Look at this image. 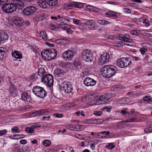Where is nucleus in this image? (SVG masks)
Listing matches in <instances>:
<instances>
[{
    "mask_svg": "<svg viewBox=\"0 0 152 152\" xmlns=\"http://www.w3.org/2000/svg\"><path fill=\"white\" fill-rule=\"evenodd\" d=\"M117 68L115 66L109 65L104 66L101 69L102 75L105 78H109L115 73Z\"/></svg>",
    "mask_w": 152,
    "mask_h": 152,
    "instance_id": "f257e3e1",
    "label": "nucleus"
},
{
    "mask_svg": "<svg viewBox=\"0 0 152 152\" xmlns=\"http://www.w3.org/2000/svg\"><path fill=\"white\" fill-rule=\"evenodd\" d=\"M89 96V98L92 99L98 98L96 100V102L97 103H99V104H102L106 103V101L110 99L113 96V95H112L111 94H107L98 98L96 94H91Z\"/></svg>",
    "mask_w": 152,
    "mask_h": 152,
    "instance_id": "f03ea898",
    "label": "nucleus"
},
{
    "mask_svg": "<svg viewBox=\"0 0 152 152\" xmlns=\"http://www.w3.org/2000/svg\"><path fill=\"white\" fill-rule=\"evenodd\" d=\"M132 61L129 58H121L117 61V65L120 67L124 68L128 66L131 64Z\"/></svg>",
    "mask_w": 152,
    "mask_h": 152,
    "instance_id": "7ed1b4c3",
    "label": "nucleus"
},
{
    "mask_svg": "<svg viewBox=\"0 0 152 152\" xmlns=\"http://www.w3.org/2000/svg\"><path fill=\"white\" fill-rule=\"evenodd\" d=\"M58 2V0H40L39 5L41 8H46L48 4L50 6L55 5Z\"/></svg>",
    "mask_w": 152,
    "mask_h": 152,
    "instance_id": "20e7f679",
    "label": "nucleus"
},
{
    "mask_svg": "<svg viewBox=\"0 0 152 152\" xmlns=\"http://www.w3.org/2000/svg\"><path fill=\"white\" fill-rule=\"evenodd\" d=\"M60 89L62 91L66 93H69L71 92L73 88L70 83L65 81L61 84Z\"/></svg>",
    "mask_w": 152,
    "mask_h": 152,
    "instance_id": "39448f33",
    "label": "nucleus"
},
{
    "mask_svg": "<svg viewBox=\"0 0 152 152\" xmlns=\"http://www.w3.org/2000/svg\"><path fill=\"white\" fill-rule=\"evenodd\" d=\"M1 8L2 11L5 13H10L15 11L14 6L12 2L11 3H6L3 4Z\"/></svg>",
    "mask_w": 152,
    "mask_h": 152,
    "instance_id": "423d86ee",
    "label": "nucleus"
},
{
    "mask_svg": "<svg viewBox=\"0 0 152 152\" xmlns=\"http://www.w3.org/2000/svg\"><path fill=\"white\" fill-rule=\"evenodd\" d=\"M44 79L41 82L43 83L46 86L50 87L53 85V76L50 74H46L44 77Z\"/></svg>",
    "mask_w": 152,
    "mask_h": 152,
    "instance_id": "0eeeda50",
    "label": "nucleus"
},
{
    "mask_svg": "<svg viewBox=\"0 0 152 152\" xmlns=\"http://www.w3.org/2000/svg\"><path fill=\"white\" fill-rule=\"evenodd\" d=\"M82 55L83 59L86 61L91 62L93 59V55L89 50L84 51Z\"/></svg>",
    "mask_w": 152,
    "mask_h": 152,
    "instance_id": "6e6552de",
    "label": "nucleus"
},
{
    "mask_svg": "<svg viewBox=\"0 0 152 152\" xmlns=\"http://www.w3.org/2000/svg\"><path fill=\"white\" fill-rule=\"evenodd\" d=\"M36 10L37 9L35 7L30 6L23 10V13L25 15L29 16L33 15Z\"/></svg>",
    "mask_w": 152,
    "mask_h": 152,
    "instance_id": "1a4fd4ad",
    "label": "nucleus"
},
{
    "mask_svg": "<svg viewBox=\"0 0 152 152\" xmlns=\"http://www.w3.org/2000/svg\"><path fill=\"white\" fill-rule=\"evenodd\" d=\"M110 58V55L108 53H104L99 58L98 64L101 65L107 62Z\"/></svg>",
    "mask_w": 152,
    "mask_h": 152,
    "instance_id": "9d476101",
    "label": "nucleus"
},
{
    "mask_svg": "<svg viewBox=\"0 0 152 152\" xmlns=\"http://www.w3.org/2000/svg\"><path fill=\"white\" fill-rule=\"evenodd\" d=\"M12 2L15 11L17 9H21L24 7V3L21 0H13Z\"/></svg>",
    "mask_w": 152,
    "mask_h": 152,
    "instance_id": "9b49d317",
    "label": "nucleus"
},
{
    "mask_svg": "<svg viewBox=\"0 0 152 152\" xmlns=\"http://www.w3.org/2000/svg\"><path fill=\"white\" fill-rule=\"evenodd\" d=\"M83 83L87 86H93L96 84V81L92 78L87 77L84 80Z\"/></svg>",
    "mask_w": 152,
    "mask_h": 152,
    "instance_id": "f8f14e48",
    "label": "nucleus"
},
{
    "mask_svg": "<svg viewBox=\"0 0 152 152\" xmlns=\"http://www.w3.org/2000/svg\"><path fill=\"white\" fill-rule=\"evenodd\" d=\"M74 55L73 52L71 50H68L64 52L62 54L63 57L65 60H70Z\"/></svg>",
    "mask_w": 152,
    "mask_h": 152,
    "instance_id": "ddd939ff",
    "label": "nucleus"
},
{
    "mask_svg": "<svg viewBox=\"0 0 152 152\" xmlns=\"http://www.w3.org/2000/svg\"><path fill=\"white\" fill-rule=\"evenodd\" d=\"M13 23L16 26H23V19L17 16H14L12 19Z\"/></svg>",
    "mask_w": 152,
    "mask_h": 152,
    "instance_id": "4468645a",
    "label": "nucleus"
},
{
    "mask_svg": "<svg viewBox=\"0 0 152 152\" xmlns=\"http://www.w3.org/2000/svg\"><path fill=\"white\" fill-rule=\"evenodd\" d=\"M57 52L56 50L54 49H49V53L48 56L47 58L48 59V61L54 59L56 56Z\"/></svg>",
    "mask_w": 152,
    "mask_h": 152,
    "instance_id": "2eb2a0df",
    "label": "nucleus"
},
{
    "mask_svg": "<svg viewBox=\"0 0 152 152\" xmlns=\"http://www.w3.org/2000/svg\"><path fill=\"white\" fill-rule=\"evenodd\" d=\"M10 88L9 89V91L10 94L15 96L17 94V91L15 86L11 82L9 84Z\"/></svg>",
    "mask_w": 152,
    "mask_h": 152,
    "instance_id": "dca6fc26",
    "label": "nucleus"
},
{
    "mask_svg": "<svg viewBox=\"0 0 152 152\" xmlns=\"http://www.w3.org/2000/svg\"><path fill=\"white\" fill-rule=\"evenodd\" d=\"M46 74L44 68L40 67L39 69V79L42 81L44 79V77Z\"/></svg>",
    "mask_w": 152,
    "mask_h": 152,
    "instance_id": "f3484780",
    "label": "nucleus"
},
{
    "mask_svg": "<svg viewBox=\"0 0 152 152\" xmlns=\"http://www.w3.org/2000/svg\"><path fill=\"white\" fill-rule=\"evenodd\" d=\"M39 97L44 98L47 95V92L42 87L39 86Z\"/></svg>",
    "mask_w": 152,
    "mask_h": 152,
    "instance_id": "a211bd4d",
    "label": "nucleus"
},
{
    "mask_svg": "<svg viewBox=\"0 0 152 152\" xmlns=\"http://www.w3.org/2000/svg\"><path fill=\"white\" fill-rule=\"evenodd\" d=\"M85 25L90 29L94 30L95 29V25L94 21L92 20H89L86 21L85 23Z\"/></svg>",
    "mask_w": 152,
    "mask_h": 152,
    "instance_id": "6ab92c4d",
    "label": "nucleus"
},
{
    "mask_svg": "<svg viewBox=\"0 0 152 152\" xmlns=\"http://www.w3.org/2000/svg\"><path fill=\"white\" fill-rule=\"evenodd\" d=\"M74 66L78 69L82 68V66L78 58H75L73 62Z\"/></svg>",
    "mask_w": 152,
    "mask_h": 152,
    "instance_id": "aec40b11",
    "label": "nucleus"
},
{
    "mask_svg": "<svg viewBox=\"0 0 152 152\" xmlns=\"http://www.w3.org/2000/svg\"><path fill=\"white\" fill-rule=\"evenodd\" d=\"M49 53V49H46L41 52V56L43 59L45 60L48 61V59L47 58L48 56Z\"/></svg>",
    "mask_w": 152,
    "mask_h": 152,
    "instance_id": "412c9836",
    "label": "nucleus"
},
{
    "mask_svg": "<svg viewBox=\"0 0 152 152\" xmlns=\"http://www.w3.org/2000/svg\"><path fill=\"white\" fill-rule=\"evenodd\" d=\"M8 36L7 33L4 31H0V41L4 42L7 39Z\"/></svg>",
    "mask_w": 152,
    "mask_h": 152,
    "instance_id": "4be33fe9",
    "label": "nucleus"
},
{
    "mask_svg": "<svg viewBox=\"0 0 152 152\" xmlns=\"http://www.w3.org/2000/svg\"><path fill=\"white\" fill-rule=\"evenodd\" d=\"M6 49L3 47L0 48V59H3L5 58L7 56Z\"/></svg>",
    "mask_w": 152,
    "mask_h": 152,
    "instance_id": "5701e85b",
    "label": "nucleus"
},
{
    "mask_svg": "<svg viewBox=\"0 0 152 152\" xmlns=\"http://www.w3.org/2000/svg\"><path fill=\"white\" fill-rule=\"evenodd\" d=\"M21 98L23 101H26L27 102L31 101V98L29 96L28 93H24L22 95Z\"/></svg>",
    "mask_w": 152,
    "mask_h": 152,
    "instance_id": "b1692460",
    "label": "nucleus"
},
{
    "mask_svg": "<svg viewBox=\"0 0 152 152\" xmlns=\"http://www.w3.org/2000/svg\"><path fill=\"white\" fill-rule=\"evenodd\" d=\"M144 60L145 61H147L148 63H152V55L149 54H146Z\"/></svg>",
    "mask_w": 152,
    "mask_h": 152,
    "instance_id": "393cba45",
    "label": "nucleus"
},
{
    "mask_svg": "<svg viewBox=\"0 0 152 152\" xmlns=\"http://www.w3.org/2000/svg\"><path fill=\"white\" fill-rule=\"evenodd\" d=\"M64 71L59 68H57L55 71V75H56L58 76H62L64 74Z\"/></svg>",
    "mask_w": 152,
    "mask_h": 152,
    "instance_id": "a878e982",
    "label": "nucleus"
},
{
    "mask_svg": "<svg viewBox=\"0 0 152 152\" xmlns=\"http://www.w3.org/2000/svg\"><path fill=\"white\" fill-rule=\"evenodd\" d=\"M12 54L13 57H15L16 58L20 59L22 58L21 54L19 52L17 51H15L14 53H12Z\"/></svg>",
    "mask_w": 152,
    "mask_h": 152,
    "instance_id": "bb28decb",
    "label": "nucleus"
},
{
    "mask_svg": "<svg viewBox=\"0 0 152 152\" xmlns=\"http://www.w3.org/2000/svg\"><path fill=\"white\" fill-rule=\"evenodd\" d=\"M106 15H108L109 16L114 17H117L118 15L115 12L112 11H110L105 13Z\"/></svg>",
    "mask_w": 152,
    "mask_h": 152,
    "instance_id": "cd10ccee",
    "label": "nucleus"
},
{
    "mask_svg": "<svg viewBox=\"0 0 152 152\" xmlns=\"http://www.w3.org/2000/svg\"><path fill=\"white\" fill-rule=\"evenodd\" d=\"M74 5L75 7L82 8L83 6V4L82 3L74 2Z\"/></svg>",
    "mask_w": 152,
    "mask_h": 152,
    "instance_id": "c85d7f7f",
    "label": "nucleus"
},
{
    "mask_svg": "<svg viewBox=\"0 0 152 152\" xmlns=\"http://www.w3.org/2000/svg\"><path fill=\"white\" fill-rule=\"evenodd\" d=\"M98 23L102 25H107L109 24L110 23L106 20H98Z\"/></svg>",
    "mask_w": 152,
    "mask_h": 152,
    "instance_id": "c756f323",
    "label": "nucleus"
},
{
    "mask_svg": "<svg viewBox=\"0 0 152 152\" xmlns=\"http://www.w3.org/2000/svg\"><path fill=\"white\" fill-rule=\"evenodd\" d=\"M40 37H42L43 39H45L47 37L46 33L44 31H41L40 32Z\"/></svg>",
    "mask_w": 152,
    "mask_h": 152,
    "instance_id": "7c9ffc66",
    "label": "nucleus"
},
{
    "mask_svg": "<svg viewBox=\"0 0 152 152\" xmlns=\"http://www.w3.org/2000/svg\"><path fill=\"white\" fill-rule=\"evenodd\" d=\"M124 87L121 86L116 85L114 87V90L116 91H119L120 90L124 88Z\"/></svg>",
    "mask_w": 152,
    "mask_h": 152,
    "instance_id": "2f4dec72",
    "label": "nucleus"
},
{
    "mask_svg": "<svg viewBox=\"0 0 152 152\" xmlns=\"http://www.w3.org/2000/svg\"><path fill=\"white\" fill-rule=\"evenodd\" d=\"M32 91L33 93L36 96H38L37 94L38 93V86H36L33 87Z\"/></svg>",
    "mask_w": 152,
    "mask_h": 152,
    "instance_id": "473e14b6",
    "label": "nucleus"
},
{
    "mask_svg": "<svg viewBox=\"0 0 152 152\" xmlns=\"http://www.w3.org/2000/svg\"><path fill=\"white\" fill-rule=\"evenodd\" d=\"M143 99L144 101H149L150 102H152V98L149 96H146L144 97Z\"/></svg>",
    "mask_w": 152,
    "mask_h": 152,
    "instance_id": "72a5a7b5",
    "label": "nucleus"
},
{
    "mask_svg": "<svg viewBox=\"0 0 152 152\" xmlns=\"http://www.w3.org/2000/svg\"><path fill=\"white\" fill-rule=\"evenodd\" d=\"M89 98V96H85L81 99V101L82 102H85L88 101Z\"/></svg>",
    "mask_w": 152,
    "mask_h": 152,
    "instance_id": "f704fd0d",
    "label": "nucleus"
},
{
    "mask_svg": "<svg viewBox=\"0 0 152 152\" xmlns=\"http://www.w3.org/2000/svg\"><path fill=\"white\" fill-rule=\"evenodd\" d=\"M147 51V49L144 48H141L140 49V51L142 55L144 54L145 52H146Z\"/></svg>",
    "mask_w": 152,
    "mask_h": 152,
    "instance_id": "c9c22d12",
    "label": "nucleus"
},
{
    "mask_svg": "<svg viewBox=\"0 0 152 152\" xmlns=\"http://www.w3.org/2000/svg\"><path fill=\"white\" fill-rule=\"evenodd\" d=\"M66 25H67L66 24L60 23V24H58V26L60 28L64 29L66 27V26H66Z\"/></svg>",
    "mask_w": 152,
    "mask_h": 152,
    "instance_id": "e433bc0d",
    "label": "nucleus"
},
{
    "mask_svg": "<svg viewBox=\"0 0 152 152\" xmlns=\"http://www.w3.org/2000/svg\"><path fill=\"white\" fill-rule=\"evenodd\" d=\"M130 33L132 34L137 35L139 34V32L137 30H132L131 31Z\"/></svg>",
    "mask_w": 152,
    "mask_h": 152,
    "instance_id": "4c0bfd02",
    "label": "nucleus"
},
{
    "mask_svg": "<svg viewBox=\"0 0 152 152\" xmlns=\"http://www.w3.org/2000/svg\"><path fill=\"white\" fill-rule=\"evenodd\" d=\"M66 6L68 7L69 9H71L73 6H74V2L67 3L66 4Z\"/></svg>",
    "mask_w": 152,
    "mask_h": 152,
    "instance_id": "58836bf2",
    "label": "nucleus"
},
{
    "mask_svg": "<svg viewBox=\"0 0 152 152\" xmlns=\"http://www.w3.org/2000/svg\"><path fill=\"white\" fill-rule=\"evenodd\" d=\"M73 21L74 23L78 25L80 23V21L76 19H74Z\"/></svg>",
    "mask_w": 152,
    "mask_h": 152,
    "instance_id": "ea45409f",
    "label": "nucleus"
},
{
    "mask_svg": "<svg viewBox=\"0 0 152 152\" xmlns=\"http://www.w3.org/2000/svg\"><path fill=\"white\" fill-rule=\"evenodd\" d=\"M63 40V39H56L55 40V42L59 45H61L62 44L61 41Z\"/></svg>",
    "mask_w": 152,
    "mask_h": 152,
    "instance_id": "a19ab883",
    "label": "nucleus"
},
{
    "mask_svg": "<svg viewBox=\"0 0 152 152\" xmlns=\"http://www.w3.org/2000/svg\"><path fill=\"white\" fill-rule=\"evenodd\" d=\"M22 22L23 25L25 24L28 25L30 24V22L28 20L25 21L23 20V22Z\"/></svg>",
    "mask_w": 152,
    "mask_h": 152,
    "instance_id": "79ce46f5",
    "label": "nucleus"
},
{
    "mask_svg": "<svg viewBox=\"0 0 152 152\" xmlns=\"http://www.w3.org/2000/svg\"><path fill=\"white\" fill-rule=\"evenodd\" d=\"M124 12L127 13H130L131 12V10L128 8L124 9Z\"/></svg>",
    "mask_w": 152,
    "mask_h": 152,
    "instance_id": "37998d69",
    "label": "nucleus"
},
{
    "mask_svg": "<svg viewBox=\"0 0 152 152\" xmlns=\"http://www.w3.org/2000/svg\"><path fill=\"white\" fill-rule=\"evenodd\" d=\"M8 0H0V5H3V4L7 3Z\"/></svg>",
    "mask_w": 152,
    "mask_h": 152,
    "instance_id": "c03bdc74",
    "label": "nucleus"
},
{
    "mask_svg": "<svg viewBox=\"0 0 152 152\" xmlns=\"http://www.w3.org/2000/svg\"><path fill=\"white\" fill-rule=\"evenodd\" d=\"M125 37V36L120 35L118 37L120 40L124 41Z\"/></svg>",
    "mask_w": 152,
    "mask_h": 152,
    "instance_id": "a18cd8bd",
    "label": "nucleus"
},
{
    "mask_svg": "<svg viewBox=\"0 0 152 152\" xmlns=\"http://www.w3.org/2000/svg\"><path fill=\"white\" fill-rule=\"evenodd\" d=\"M51 29L56 31H58L59 30V28L55 26H54V27L51 28Z\"/></svg>",
    "mask_w": 152,
    "mask_h": 152,
    "instance_id": "49530a36",
    "label": "nucleus"
},
{
    "mask_svg": "<svg viewBox=\"0 0 152 152\" xmlns=\"http://www.w3.org/2000/svg\"><path fill=\"white\" fill-rule=\"evenodd\" d=\"M45 44L48 45L50 47H53L54 46V44H50L49 43L46 42Z\"/></svg>",
    "mask_w": 152,
    "mask_h": 152,
    "instance_id": "de8ad7c7",
    "label": "nucleus"
},
{
    "mask_svg": "<svg viewBox=\"0 0 152 152\" xmlns=\"http://www.w3.org/2000/svg\"><path fill=\"white\" fill-rule=\"evenodd\" d=\"M130 39H128L126 37H125L123 41L125 42H130Z\"/></svg>",
    "mask_w": 152,
    "mask_h": 152,
    "instance_id": "09e8293b",
    "label": "nucleus"
},
{
    "mask_svg": "<svg viewBox=\"0 0 152 152\" xmlns=\"http://www.w3.org/2000/svg\"><path fill=\"white\" fill-rule=\"evenodd\" d=\"M35 74H34V75H32L31 76L29 77V79L31 80H32L34 79L35 78Z\"/></svg>",
    "mask_w": 152,
    "mask_h": 152,
    "instance_id": "8fccbe9b",
    "label": "nucleus"
},
{
    "mask_svg": "<svg viewBox=\"0 0 152 152\" xmlns=\"http://www.w3.org/2000/svg\"><path fill=\"white\" fill-rule=\"evenodd\" d=\"M66 32L68 34H72V30L70 29H67L66 30Z\"/></svg>",
    "mask_w": 152,
    "mask_h": 152,
    "instance_id": "3c124183",
    "label": "nucleus"
},
{
    "mask_svg": "<svg viewBox=\"0 0 152 152\" xmlns=\"http://www.w3.org/2000/svg\"><path fill=\"white\" fill-rule=\"evenodd\" d=\"M148 20L147 19H145L143 20V23H145L146 24H147L148 23Z\"/></svg>",
    "mask_w": 152,
    "mask_h": 152,
    "instance_id": "603ef678",
    "label": "nucleus"
},
{
    "mask_svg": "<svg viewBox=\"0 0 152 152\" xmlns=\"http://www.w3.org/2000/svg\"><path fill=\"white\" fill-rule=\"evenodd\" d=\"M114 36L112 35H109L107 38L110 39H114Z\"/></svg>",
    "mask_w": 152,
    "mask_h": 152,
    "instance_id": "864d4df0",
    "label": "nucleus"
},
{
    "mask_svg": "<svg viewBox=\"0 0 152 152\" xmlns=\"http://www.w3.org/2000/svg\"><path fill=\"white\" fill-rule=\"evenodd\" d=\"M51 18L53 20H57V18L56 17L51 16Z\"/></svg>",
    "mask_w": 152,
    "mask_h": 152,
    "instance_id": "5fc2aeb1",
    "label": "nucleus"
},
{
    "mask_svg": "<svg viewBox=\"0 0 152 152\" xmlns=\"http://www.w3.org/2000/svg\"><path fill=\"white\" fill-rule=\"evenodd\" d=\"M134 1L136 3H141L142 2V1L140 0H132Z\"/></svg>",
    "mask_w": 152,
    "mask_h": 152,
    "instance_id": "6e6d98bb",
    "label": "nucleus"
},
{
    "mask_svg": "<svg viewBox=\"0 0 152 152\" xmlns=\"http://www.w3.org/2000/svg\"><path fill=\"white\" fill-rule=\"evenodd\" d=\"M127 101H129V99H127V100L125 99L124 101L126 102H123V103H122V104H128V103L127 102Z\"/></svg>",
    "mask_w": 152,
    "mask_h": 152,
    "instance_id": "4d7b16f0",
    "label": "nucleus"
},
{
    "mask_svg": "<svg viewBox=\"0 0 152 152\" xmlns=\"http://www.w3.org/2000/svg\"><path fill=\"white\" fill-rule=\"evenodd\" d=\"M64 19H64H62V18H60L59 19V21H58L60 22L63 23V20Z\"/></svg>",
    "mask_w": 152,
    "mask_h": 152,
    "instance_id": "13d9d810",
    "label": "nucleus"
},
{
    "mask_svg": "<svg viewBox=\"0 0 152 152\" xmlns=\"http://www.w3.org/2000/svg\"><path fill=\"white\" fill-rule=\"evenodd\" d=\"M133 58L135 61H137L138 59V57H133Z\"/></svg>",
    "mask_w": 152,
    "mask_h": 152,
    "instance_id": "bf43d9fd",
    "label": "nucleus"
},
{
    "mask_svg": "<svg viewBox=\"0 0 152 152\" xmlns=\"http://www.w3.org/2000/svg\"><path fill=\"white\" fill-rule=\"evenodd\" d=\"M134 92H133V91H132V92H129L127 94H128V95H131V94H132V93H134Z\"/></svg>",
    "mask_w": 152,
    "mask_h": 152,
    "instance_id": "052dcab7",
    "label": "nucleus"
},
{
    "mask_svg": "<svg viewBox=\"0 0 152 152\" xmlns=\"http://www.w3.org/2000/svg\"><path fill=\"white\" fill-rule=\"evenodd\" d=\"M141 87L140 86H135V87L136 88H139Z\"/></svg>",
    "mask_w": 152,
    "mask_h": 152,
    "instance_id": "680f3d73",
    "label": "nucleus"
},
{
    "mask_svg": "<svg viewBox=\"0 0 152 152\" xmlns=\"http://www.w3.org/2000/svg\"><path fill=\"white\" fill-rule=\"evenodd\" d=\"M49 26H51V27H52V28L53 27H54V26H55L53 24H52V23H51V24H50L49 25Z\"/></svg>",
    "mask_w": 152,
    "mask_h": 152,
    "instance_id": "e2e57ef3",
    "label": "nucleus"
},
{
    "mask_svg": "<svg viewBox=\"0 0 152 152\" xmlns=\"http://www.w3.org/2000/svg\"><path fill=\"white\" fill-rule=\"evenodd\" d=\"M58 18H59V19H60V18H62V19H64L63 18H61L60 16V15H58Z\"/></svg>",
    "mask_w": 152,
    "mask_h": 152,
    "instance_id": "0e129e2a",
    "label": "nucleus"
},
{
    "mask_svg": "<svg viewBox=\"0 0 152 152\" xmlns=\"http://www.w3.org/2000/svg\"><path fill=\"white\" fill-rule=\"evenodd\" d=\"M93 6H91V5H88V6H86V7H93Z\"/></svg>",
    "mask_w": 152,
    "mask_h": 152,
    "instance_id": "69168bd1",
    "label": "nucleus"
},
{
    "mask_svg": "<svg viewBox=\"0 0 152 152\" xmlns=\"http://www.w3.org/2000/svg\"><path fill=\"white\" fill-rule=\"evenodd\" d=\"M152 75V74L151 73H150L148 75V76H151Z\"/></svg>",
    "mask_w": 152,
    "mask_h": 152,
    "instance_id": "338daca9",
    "label": "nucleus"
},
{
    "mask_svg": "<svg viewBox=\"0 0 152 152\" xmlns=\"http://www.w3.org/2000/svg\"><path fill=\"white\" fill-rule=\"evenodd\" d=\"M115 3H116L115 2H114V3H110V4H115Z\"/></svg>",
    "mask_w": 152,
    "mask_h": 152,
    "instance_id": "774afa93",
    "label": "nucleus"
}]
</instances>
